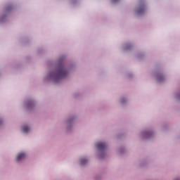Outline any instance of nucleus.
Here are the masks:
<instances>
[{
  "instance_id": "nucleus-9",
  "label": "nucleus",
  "mask_w": 180,
  "mask_h": 180,
  "mask_svg": "<svg viewBox=\"0 0 180 180\" xmlns=\"http://www.w3.org/2000/svg\"><path fill=\"white\" fill-rule=\"evenodd\" d=\"M122 103H124V100H122Z\"/></svg>"
},
{
  "instance_id": "nucleus-1",
  "label": "nucleus",
  "mask_w": 180,
  "mask_h": 180,
  "mask_svg": "<svg viewBox=\"0 0 180 180\" xmlns=\"http://www.w3.org/2000/svg\"><path fill=\"white\" fill-rule=\"evenodd\" d=\"M68 72L67 69L63 65H60L58 68V70L56 72H52L51 74V77L54 78V79H61V78H64L67 77Z\"/></svg>"
},
{
  "instance_id": "nucleus-5",
  "label": "nucleus",
  "mask_w": 180,
  "mask_h": 180,
  "mask_svg": "<svg viewBox=\"0 0 180 180\" xmlns=\"http://www.w3.org/2000/svg\"><path fill=\"white\" fill-rule=\"evenodd\" d=\"M22 130L23 133H28V131H30V128H29V127H27V126H24V127H22Z\"/></svg>"
},
{
  "instance_id": "nucleus-4",
  "label": "nucleus",
  "mask_w": 180,
  "mask_h": 180,
  "mask_svg": "<svg viewBox=\"0 0 180 180\" xmlns=\"http://www.w3.org/2000/svg\"><path fill=\"white\" fill-rule=\"evenodd\" d=\"M26 157L25 153H18L16 157V161H20V160H23Z\"/></svg>"
},
{
  "instance_id": "nucleus-7",
  "label": "nucleus",
  "mask_w": 180,
  "mask_h": 180,
  "mask_svg": "<svg viewBox=\"0 0 180 180\" xmlns=\"http://www.w3.org/2000/svg\"><path fill=\"white\" fill-rule=\"evenodd\" d=\"M88 162V160L85 159V158H82L80 160V164L82 165H85V164H86Z\"/></svg>"
},
{
  "instance_id": "nucleus-2",
  "label": "nucleus",
  "mask_w": 180,
  "mask_h": 180,
  "mask_svg": "<svg viewBox=\"0 0 180 180\" xmlns=\"http://www.w3.org/2000/svg\"><path fill=\"white\" fill-rule=\"evenodd\" d=\"M96 147L98 150H99V151H104L105 150H106L108 146L105 143H98L96 144Z\"/></svg>"
},
{
  "instance_id": "nucleus-8",
  "label": "nucleus",
  "mask_w": 180,
  "mask_h": 180,
  "mask_svg": "<svg viewBox=\"0 0 180 180\" xmlns=\"http://www.w3.org/2000/svg\"><path fill=\"white\" fill-rule=\"evenodd\" d=\"M112 2H117V1H119V0H112Z\"/></svg>"
},
{
  "instance_id": "nucleus-6",
  "label": "nucleus",
  "mask_w": 180,
  "mask_h": 180,
  "mask_svg": "<svg viewBox=\"0 0 180 180\" xmlns=\"http://www.w3.org/2000/svg\"><path fill=\"white\" fill-rule=\"evenodd\" d=\"M157 79L159 82H162L164 80V76L162 75H158L157 77Z\"/></svg>"
},
{
  "instance_id": "nucleus-3",
  "label": "nucleus",
  "mask_w": 180,
  "mask_h": 180,
  "mask_svg": "<svg viewBox=\"0 0 180 180\" xmlns=\"http://www.w3.org/2000/svg\"><path fill=\"white\" fill-rule=\"evenodd\" d=\"M145 11H146V6H140L138 8L137 13H138V15H141V13H144Z\"/></svg>"
}]
</instances>
